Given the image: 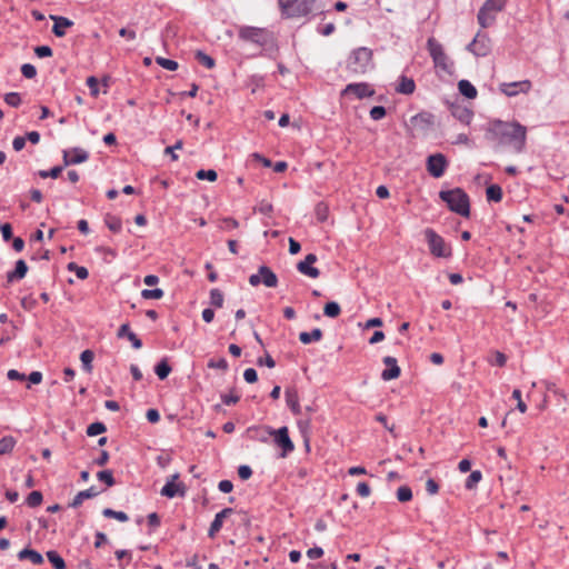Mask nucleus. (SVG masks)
I'll list each match as a JSON object with an SVG mask.
<instances>
[{
	"mask_svg": "<svg viewBox=\"0 0 569 569\" xmlns=\"http://www.w3.org/2000/svg\"><path fill=\"white\" fill-rule=\"evenodd\" d=\"M249 283L252 287H257L260 283H263L268 288H276L278 284V277L269 267L260 266L258 273L251 274L249 277Z\"/></svg>",
	"mask_w": 569,
	"mask_h": 569,
	"instance_id": "nucleus-8",
	"label": "nucleus"
},
{
	"mask_svg": "<svg viewBox=\"0 0 569 569\" xmlns=\"http://www.w3.org/2000/svg\"><path fill=\"white\" fill-rule=\"evenodd\" d=\"M317 261V256L313 253H309L306 256L305 260L298 262L297 269L300 273L316 279L319 277L320 271L318 268L312 267V264Z\"/></svg>",
	"mask_w": 569,
	"mask_h": 569,
	"instance_id": "nucleus-13",
	"label": "nucleus"
},
{
	"mask_svg": "<svg viewBox=\"0 0 569 569\" xmlns=\"http://www.w3.org/2000/svg\"><path fill=\"white\" fill-rule=\"evenodd\" d=\"M316 216L319 221L323 222L328 217V208L325 204L319 203L316 207Z\"/></svg>",
	"mask_w": 569,
	"mask_h": 569,
	"instance_id": "nucleus-57",
	"label": "nucleus"
},
{
	"mask_svg": "<svg viewBox=\"0 0 569 569\" xmlns=\"http://www.w3.org/2000/svg\"><path fill=\"white\" fill-rule=\"evenodd\" d=\"M448 167V160L442 153L430 154L427 158V171L433 178H440L445 174Z\"/></svg>",
	"mask_w": 569,
	"mask_h": 569,
	"instance_id": "nucleus-11",
	"label": "nucleus"
},
{
	"mask_svg": "<svg viewBox=\"0 0 569 569\" xmlns=\"http://www.w3.org/2000/svg\"><path fill=\"white\" fill-rule=\"evenodd\" d=\"M352 93L358 99L373 96L375 91L368 83H349L342 91V96Z\"/></svg>",
	"mask_w": 569,
	"mask_h": 569,
	"instance_id": "nucleus-15",
	"label": "nucleus"
},
{
	"mask_svg": "<svg viewBox=\"0 0 569 569\" xmlns=\"http://www.w3.org/2000/svg\"><path fill=\"white\" fill-rule=\"evenodd\" d=\"M26 146V138L18 136L12 141V147L16 151H21Z\"/></svg>",
	"mask_w": 569,
	"mask_h": 569,
	"instance_id": "nucleus-63",
	"label": "nucleus"
},
{
	"mask_svg": "<svg viewBox=\"0 0 569 569\" xmlns=\"http://www.w3.org/2000/svg\"><path fill=\"white\" fill-rule=\"evenodd\" d=\"M425 237L428 242L430 252L439 258H448L451 256V248L446 243L443 238L433 229H426Z\"/></svg>",
	"mask_w": 569,
	"mask_h": 569,
	"instance_id": "nucleus-7",
	"label": "nucleus"
},
{
	"mask_svg": "<svg viewBox=\"0 0 569 569\" xmlns=\"http://www.w3.org/2000/svg\"><path fill=\"white\" fill-rule=\"evenodd\" d=\"M99 492L96 490V488L91 487L87 490H82L80 492H78L76 495V497L73 498L72 502L70 503V507L72 508H78L82 505V502L86 500V499H90V498H93L98 495Z\"/></svg>",
	"mask_w": 569,
	"mask_h": 569,
	"instance_id": "nucleus-26",
	"label": "nucleus"
},
{
	"mask_svg": "<svg viewBox=\"0 0 569 569\" xmlns=\"http://www.w3.org/2000/svg\"><path fill=\"white\" fill-rule=\"evenodd\" d=\"M232 512H233V510L231 508H226L214 516V519L211 522L209 531H208V536L210 538H213L220 531V529L222 528L224 518L227 516L231 515Z\"/></svg>",
	"mask_w": 569,
	"mask_h": 569,
	"instance_id": "nucleus-19",
	"label": "nucleus"
},
{
	"mask_svg": "<svg viewBox=\"0 0 569 569\" xmlns=\"http://www.w3.org/2000/svg\"><path fill=\"white\" fill-rule=\"evenodd\" d=\"M426 491L433 496L439 492V485L433 479H428L426 481Z\"/></svg>",
	"mask_w": 569,
	"mask_h": 569,
	"instance_id": "nucleus-60",
	"label": "nucleus"
},
{
	"mask_svg": "<svg viewBox=\"0 0 569 569\" xmlns=\"http://www.w3.org/2000/svg\"><path fill=\"white\" fill-rule=\"evenodd\" d=\"M97 478L104 482L108 487H111L114 485V478L110 470H102L97 473Z\"/></svg>",
	"mask_w": 569,
	"mask_h": 569,
	"instance_id": "nucleus-47",
	"label": "nucleus"
},
{
	"mask_svg": "<svg viewBox=\"0 0 569 569\" xmlns=\"http://www.w3.org/2000/svg\"><path fill=\"white\" fill-rule=\"evenodd\" d=\"M481 479H482L481 471L480 470H473V471H471V473L467 478L465 487L468 490H472V489H475L477 487V485L481 481Z\"/></svg>",
	"mask_w": 569,
	"mask_h": 569,
	"instance_id": "nucleus-34",
	"label": "nucleus"
},
{
	"mask_svg": "<svg viewBox=\"0 0 569 569\" xmlns=\"http://www.w3.org/2000/svg\"><path fill=\"white\" fill-rule=\"evenodd\" d=\"M210 303L216 308H221L223 306V295L219 289H211Z\"/></svg>",
	"mask_w": 569,
	"mask_h": 569,
	"instance_id": "nucleus-42",
	"label": "nucleus"
},
{
	"mask_svg": "<svg viewBox=\"0 0 569 569\" xmlns=\"http://www.w3.org/2000/svg\"><path fill=\"white\" fill-rule=\"evenodd\" d=\"M439 197L447 203L451 211L466 218L469 217V197L462 189L456 188L448 191H440Z\"/></svg>",
	"mask_w": 569,
	"mask_h": 569,
	"instance_id": "nucleus-2",
	"label": "nucleus"
},
{
	"mask_svg": "<svg viewBox=\"0 0 569 569\" xmlns=\"http://www.w3.org/2000/svg\"><path fill=\"white\" fill-rule=\"evenodd\" d=\"M286 401L287 406L290 408L293 415H299L301 412V407L299 403V395L295 389L286 390Z\"/></svg>",
	"mask_w": 569,
	"mask_h": 569,
	"instance_id": "nucleus-25",
	"label": "nucleus"
},
{
	"mask_svg": "<svg viewBox=\"0 0 569 569\" xmlns=\"http://www.w3.org/2000/svg\"><path fill=\"white\" fill-rule=\"evenodd\" d=\"M383 363L387 368L381 372L382 380L389 381L399 378L401 369L396 358L387 356L383 358Z\"/></svg>",
	"mask_w": 569,
	"mask_h": 569,
	"instance_id": "nucleus-14",
	"label": "nucleus"
},
{
	"mask_svg": "<svg viewBox=\"0 0 569 569\" xmlns=\"http://www.w3.org/2000/svg\"><path fill=\"white\" fill-rule=\"evenodd\" d=\"M42 500H43L42 493L38 490H34L28 495L26 502L29 507L36 508L42 503Z\"/></svg>",
	"mask_w": 569,
	"mask_h": 569,
	"instance_id": "nucleus-37",
	"label": "nucleus"
},
{
	"mask_svg": "<svg viewBox=\"0 0 569 569\" xmlns=\"http://www.w3.org/2000/svg\"><path fill=\"white\" fill-rule=\"evenodd\" d=\"M88 158V152L81 148H73L71 150L63 151V160L66 166L84 162Z\"/></svg>",
	"mask_w": 569,
	"mask_h": 569,
	"instance_id": "nucleus-16",
	"label": "nucleus"
},
{
	"mask_svg": "<svg viewBox=\"0 0 569 569\" xmlns=\"http://www.w3.org/2000/svg\"><path fill=\"white\" fill-rule=\"evenodd\" d=\"M87 86L90 88V92L92 97H98L99 89H98V80L96 77H89L87 79Z\"/></svg>",
	"mask_w": 569,
	"mask_h": 569,
	"instance_id": "nucleus-56",
	"label": "nucleus"
},
{
	"mask_svg": "<svg viewBox=\"0 0 569 569\" xmlns=\"http://www.w3.org/2000/svg\"><path fill=\"white\" fill-rule=\"evenodd\" d=\"M156 62L162 67L163 69L174 71L178 69V62L171 59H167L163 57H157Z\"/></svg>",
	"mask_w": 569,
	"mask_h": 569,
	"instance_id": "nucleus-43",
	"label": "nucleus"
},
{
	"mask_svg": "<svg viewBox=\"0 0 569 569\" xmlns=\"http://www.w3.org/2000/svg\"><path fill=\"white\" fill-rule=\"evenodd\" d=\"M34 53L39 58H48L52 56V49L48 46H39L34 48Z\"/></svg>",
	"mask_w": 569,
	"mask_h": 569,
	"instance_id": "nucleus-55",
	"label": "nucleus"
},
{
	"mask_svg": "<svg viewBox=\"0 0 569 569\" xmlns=\"http://www.w3.org/2000/svg\"><path fill=\"white\" fill-rule=\"evenodd\" d=\"M94 358V355L91 350H84L80 355V360L83 365L86 371L90 372L92 369L91 362Z\"/></svg>",
	"mask_w": 569,
	"mask_h": 569,
	"instance_id": "nucleus-40",
	"label": "nucleus"
},
{
	"mask_svg": "<svg viewBox=\"0 0 569 569\" xmlns=\"http://www.w3.org/2000/svg\"><path fill=\"white\" fill-rule=\"evenodd\" d=\"M488 39L483 36L479 34L473 39V41L469 44V50L472 51L477 56H486L489 51V47L487 44Z\"/></svg>",
	"mask_w": 569,
	"mask_h": 569,
	"instance_id": "nucleus-22",
	"label": "nucleus"
},
{
	"mask_svg": "<svg viewBox=\"0 0 569 569\" xmlns=\"http://www.w3.org/2000/svg\"><path fill=\"white\" fill-rule=\"evenodd\" d=\"M321 338H322V331L319 328H315L311 332L303 331V332H300V335H299V340L303 345H309L312 341H319V340H321Z\"/></svg>",
	"mask_w": 569,
	"mask_h": 569,
	"instance_id": "nucleus-29",
	"label": "nucleus"
},
{
	"mask_svg": "<svg viewBox=\"0 0 569 569\" xmlns=\"http://www.w3.org/2000/svg\"><path fill=\"white\" fill-rule=\"evenodd\" d=\"M27 272H28V266H27V263L24 262V260H21V259H20V260H18V261L16 262V268H14V270H13V271L8 272V274H7V281H8V283H11V282H13V281H16V280H21V279H23V278L26 277Z\"/></svg>",
	"mask_w": 569,
	"mask_h": 569,
	"instance_id": "nucleus-23",
	"label": "nucleus"
},
{
	"mask_svg": "<svg viewBox=\"0 0 569 569\" xmlns=\"http://www.w3.org/2000/svg\"><path fill=\"white\" fill-rule=\"evenodd\" d=\"M208 367L212 368V369H219V370H222V371H226L229 368L228 362H227V360L224 358H219L217 360L211 359L208 362Z\"/></svg>",
	"mask_w": 569,
	"mask_h": 569,
	"instance_id": "nucleus-49",
	"label": "nucleus"
},
{
	"mask_svg": "<svg viewBox=\"0 0 569 569\" xmlns=\"http://www.w3.org/2000/svg\"><path fill=\"white\" fill-rule=\"evenodd\" d=\"M499 89L507 97H515L518 93L529 92L531 89V82L529 80L503 82L499 86Z\"/></svg>",
	"mask_w": 569,
	"mask_h": 569,
	"instance_id": "nucleus-12",
	"label": "nucleus"
},
{
	"mask_svg": "<svg viewBox=\"0 0 569 569\" xmlns=\"http://www.w3.org/2000/svg\"><path fill=\"white\" fill-rule=\"evenodd\" d=\"M196 58L202 66H204L208 69H212L214 67V60L210 56L201 51L197 52Z\"/></svg>",
	"mask_w": 569,
	"mask_h": 569,
	"instance_id": "nucleus-46",
	"label": "nucleus"
},
{
	"mask_svg": "<svg viewBox=\"0 0 569 569\" xmlns=\"http://www.w3.org/2000/svg\"><path fill=\"white\" fill-rule=\"evenodd\" d=\"M102 515L107 518H113V519H117L118 521H121V522H126L129 520V517L126 512L123 511H116L113 509H110V508H106L103 511H102Z\"/></svg>",
	"mask_w": 569,
	"mask_h": 569,
	"instance_id": "nucleus-38",
	"label": "nucleus"
},
{
	"mask_svg": "<svg viewBox=\"0 0 569 569\" xmlns=\"http://www.w3.org/2000/svg\"><path fill=\"white\" fill-rule=\"evenodd\" d=\"M307 556L310 559H319V558H321L323 556V549L320 548V547L310 548L307 551Z\"/></svg>",
	"mask_w": 569,
	"mask_h": 569,
	"instance_id": "nucleus-62",
	"label": "nucleus"
},
{
	"mask_svg": "<svg viewBox=\"0 0 569 569\" xmlns=\"http://www.w3.org/2000/svg\"><path fill=\"white\" fill-rule=\"evenodd\" d=\"M489 132L501 143L511 144L517 151L525 147L527 130L518 122L493 121L490 123Z\"/></svg>",
	"mask_w": 569,
	"mask_h": 569,
	"instance_id": "nucleus-1",
	"label": "nucleus"
},
{
	"mask_svg": "<svg viewBox=\"0 0 569 569\" xmlns=\"http://www.w3.org/2000/svg\"><path fill=\"white\" fill-rule=\"evenodd\" d=\"M451 114L465 124H469L473 117L472 111L461 104L452 106Z\"/></svg>",
	"mask_w": 569,
	"mask_h": 569,
	"instance_id": "nucleus-20",
	"label": "nucleus"
},
{
	"mask_svg": "<svg viewBox=\"0 0 569 569\" xmlns=\"http://www.w3.org/2000/svg\"><path fill=\"white\" fill-rule=\"evenodd\" d=\"M4 101L11 107H19L21 103L20 94L17 92H9L4 97Z\"/></svg>",
	"mask_w": 569,
	"mask_h": 569,
	"instance_id": "nucleus-50",
	"label": "nucleus"
},
{
	"mask_svg": "<svg viewBox=\"0 0 569 569\" xmlns=\"http://www.w3.org/2000/svg\"><path fill=\"white\" fill-rule=\"evenodd\" d=\"M486 194L489 201L499 202L502 199V189L498 184H491L487 188Z\"/></svg>",
	"mask_w": 569,
	"mask_h": 569,
	"instance_id": "nucleus-33",
	"label": "nucleus"
},
{
	"mask_svg": "<svg viewBox=\"0 0 569 569\" xmlns=\"http://www.w3.org/2000/svg\"><path fill=\"white\" fill-rule=\"evenodd\" d=\"M104 223L112 232H120L122 229L121 219L113 214H107L104 217Z\"/></svg>",
	"mask_w": 569,
	"mask_h": 569,
	"instance_id": "nucleus-30",
	"label": "nucleus"
},
{
	"mask_svg": "<svg viewBox=\"0 0 569 569\" xmlns=\"http://www.w3.org/2000/svg\"><path fill=\"white\" fill-rule=\"evenodd\" d=\"M156 375L159 379H166L171 372V367L168 365L167 360H161L154 368Z\"/></svg>",
	"mask_w": 569,
	"mask_h": 569,
	"instance_id": "nucleus-36",
	"label": "nucleus"
},
{
	"mask_svg": "<svg viewBox=\"0 0 569 569\" xmlns=\"http://www.w3.org/2000/svg\"><path fill=\"white\" fill-rule=\"evenodd\" d=\"M0 230L4 241H9L12 238V227L10 223L1 224Z\"/></svg>",
	"mask_w": 569,
	"mask_h": 569,
	"instance_id": "nucleus-61",
	"label": "nucleus"
},
{
	"mask_svg": "<svg viewBox=\"0 0 569 569\" xmlns=\"http://www.w3.org/2000/svg\"><path fill=\"white\" fill-rule=\"evenodd\" d=\"M118 338H128V340L132 343V347L134 349H140L142 347L141 340L137 337L134 332L130 330V327L128 323H123L117 333Z\"/></svg>",
	"mask_w": 569,
	"mask_h": 569,
	"instance_id": "nucleus-21",
	"label": "nucleus"
},
{
	"mask_svg": "<svg viewBox=\"0 0 569 569\" xmlns=\"http://www.w3.org/2000/svg\"><path fill=\"white\" fill-rule=\"evenodd\" d=\"M356 491L362 498H368L371 493V489L367 482H359L357 485Z\"/></svg>",
	"mask_w": 569,
	"mask_h": 569,
	"instance_id": "nucleus-54",
	"label": "nucleus"
},
{
	"mask_svg": "<svg viewBox=\"0 0 569 569\" xmlns=\"http://www.w3.org/2000/svg\"><path fill=\"white\" fill-rule=\"evenodd\" d=\"M317 0H279L282 12L288 18H301L311 13Z\"/></svg>",
	"mask_w": 569,
	"mask_h": 569,
	"instance_id": "nucleus-4",
	"label": "nucleus"
},
{
	"mask_svg": "<svg viewBox=\"0 0 569 569\" xmlns=\"http://www.w3.org/2000/svg\"><path fill=\"white\" fill-rule=\"evenodd\" d=\"M243 378L248 383H254L258 380L257 371L253 368H248L243 372Z\"/></svg>",
	"mask_w": 569,
	"mask_h": 569,
	"instance_id": "nucleus-58",
	"label": "nucleus"
},
{
	"mask_svg": "<svg viewBox=\"0 0 569 569\" xmlns=\"http://www.w3.org/2000/svg\"><path fill=\"white\" fill-rule=\"evenodd\" d=\"M17 441L12 436H6L0 439V455H7L10 453Z\"/></svg>",
	"mask_w": 569,
	"mask_h": 569,
	"instance_id": "nucleus-31",
	"label": "nucleus"
},
{
	"mask_svg": "<svg viewBox=\"0 0 569 569\" xmlns=\"http://www.w3.org/2000/svg\"><path fill=\"white\" fill-rule=\"evenodd\" d=\"M372 67V51L361 47L351 52L347 60V69L355 74H363Z\"/></svg>",
	"mask_w": 569,
	"mask_h": 569,
	"instance_id": "nucleus-3",
	"label": "nucleus"
},
{
	"mask_svg": "<svg viewBox=\"0 0 569 569\" xmlns=\"http://www.w3.org/2000/svg\"><path fill=\"white\" fill-rule=\"evenodd\" d=\"M416 90V83L412 78L401 76L396 87V91L402 94H411Z\"/></svg>",
	"mask_w": 569,
	"mask_h": 569,
	"instance_id": "nucleus-24",
	"label": "nucleus"
},
{
	"mask_svg": "<svg viewBox=\"0 0 569 569\" xmlns=\"http://www.w3.org/2000/svg\"><path fill=\"white\" fill-rule=\"evenodd\" d=\"M50 18L54 22L53 27H52V32L54 33L56 37H59V38L64 37L66 30L73 26V21H71L70 19H68L66 17L50 16Z\"/></svg>",
	"mask_w": 569,
	"mask_h": 569,
	"instance_id": "nucleus-17",
	"label": "nucleus"
},
{
	"mask_svg": "<svg viewBox=\"0 0 569 569\" xmlns=\"http://www.w3.org/2000/svg\"><path fill=\"white\" fill-rule=\"evenodd\" d=\"M459 92L468 99H475L478 94L476 87L468 80L458 82Z\"/></svg>",
	"mask_w": 569,
	"mask_h": 569,
	"instance_id": "nucleus-28",
	"label": "nucleus"
},
{
	"mask_svg": "<svg viewBox=\"0 0 569 569\" xmlns=\"http://www.w3.org/2000/svg\"><path fill=\"white\" fill-rule=\"evenodd\" d=\"M507 0H487L478 12V22L481 28H489L496 21L497 14L501 12Z\"/></svg>",
	"mask_w": 569,
	"mask_h": 569,
	"instance_id": "nucleus-5",
	"label": "nucleus"
},
{
	"mask_svg": "<svg viewBox=\"0 0 569 569\" xmlns=\"http://www.w3.org/2000/svg\"><path fill=\"white\" fill-rule=\"evenodd\" d=\"M196 177L199 179V180H209L211 182L216 181L217 178H218V174L214 170H199L197 171L196 173Z\"/></svg>",
	"mask_w": 569,
	"mask_h": 569,
	"instance_id": "nucleus-45",
	"label": "nucleus"
},
{
	"mask_svg": "<svg viewBox=\"0 0 569 569\" xmlns=\"http://www.w3.org/2000/svg\"><path fill=\"white\" fill-rule=\"evenodd\" d=\"M47 558L50 563L54 567V569H66V562L63 558L54 550H50L47 552Z\"/></svg>",
	"mask_w": 569,
	"mask_h": 569,
	"instance_id": "nucleus-32",
	"label": "nucleus"
},
{
	"mask_svg": "<svg viewBox=\"0 0 569 569\" xmlns=\"http://www.w3.org/2000/svg\"><path fill=\"white\" fill-rule=\"evenodd\" d=\"M238 36L241 40L256 44H264L267 42V31L256 27H240Z\"/></svg>",
	"mask_w": 569,
	"mask_h": 569,
	"instance_id": "nucleus-10",
	"label": "nucleus"
},
{
	"mask_svg": "<svg viewBox=\"0 0 569 569\" xmlns=\"http://www.w3.org/2000/svg\"><path fill=\"white\" fill-rule=\"evenodd\" d=\"M512 398L517 400V409L525 413L527 411V405L521 399V391L519 389H515L512 392Z\"/></svg>",
	"mask_w": 569,
	"mask_h": 569,
	"instance_id": "nucleus-52",
	"label": "nucleus"
},
{
	"mask_svg": "<svg viewBox=\"0 0 569 569\" xmlns=\"http://www.w3.org/2000/svg\"><path fill=\"white\" fill-rule=\"evenodd\" d=\"M427 47L436 68L451 74L453 72V62L445 53L442 46L436 39L430 38L428 39Z\"/></svg>",
	"mask_w": 569,
	"mask_h": 569,
	"instance_id": "nucleus-6",
	"label": "nucleus"
},
{
	"mask_svg": "<svg viewBox=\"0 0 569 569\" xmlns=\"http://www.w3.org/2000/svg\"><path fill=\"white\" fill-rule=\"evenodd\" d=\"M269 435L273 437L276 445L281 448L282 458L295 450V445L289 437L288 427H281L278 430H269Z\"/></svg>",
	"mask_w": 569,
	"mask_h": 569,
	"instance_id": "nucleus-9",
	"label": "nucleus"
},
{
	"mask_svg": "<svg viewBox=\"0 0 569 569\" xmlns=\"http://www.w3.org/2000/svg\"><path fill=\"white\" fill-rule=\"evenodd\" d=\"M67 268L69 271H73L76 273V276L81 280L87 279L89 276L88 269L84 267L78 266L76 262L68 263Z\"/></svg>",
	"mask_w": 569,
	"mask_h": 569,
	"instance_id": "nucleus-39",
	"label": "nucleus"
},
{
	"mask_svg": "<svg viewBox=\"0 0 569 569\" xmlns=\"http://www.w3.org/2000/svg\"><path fill=\"white\" fill-rule=\"evenodd\" d=\"M323 313L329 318H337L341 313V308L337 302L331 301L325 305Z\"/></svg>",
	"mask_w": 569,
	"mask_h": 569,
	"instance_id": "nucleus-35",
	"label": "nucleus"
},
{
	"mask_svg": "<svg viewBox=\"0 0 569 569\" xmlns=\"http://www.w3.org/2000/svg\"><path fill=\"white\" fill-rule=\"evenodd\" d=\"M397 499L400 502H408L412 499V491L408 486H401L397 490Z\"/></svg>",
	"mask_w": 569,
	"mask_h": 569,
	"instance_id": "nucleus-41",
	"label": "nucleus"
},
{
	"mask_svg": "<svg viewBox=\"0 0 569 569\" xmlns=\"http://www.w3.org/2000/svg\"><path fill=\"white\" fill-rule=\"evenodd\" d=\"M18 558L20 560H30L33 565H41L43 562V557L41 553L33 549H23L18 553Z\"/></svg>",
	"mask_w": 569,
	"mask_h": 569,
	"instance_id": "nucleus-27",
	"label": "nucleus"
},
{
	"mask_svg": "<svg viewBox=\"0 0 569 569\" xmlns=\"http://www.w3.org/2000/svg\"><path fill=\"white\" fill-rule=\"evenodd\" d=\"M163 295L162 289H144L141 291V296L144 299H161Z\"/></svg>",
	"mask_w": 569,
	"mask_h": 569,
	"instance_id": "nucleus-48",
	"label": "nucleus"
},
{
	"mask_svg": "<svg viewBox=\"0 0 569 569\" xmlns=\"http://www.w3.org/2000/svg\"><path fill=\"white\" fill-rule=\"evenodd\" d=\"M386 116V109L382 106H376L370 110V117L372 120H381Z\"/></svg>",
	"mask_w": 569,
	"mask_h": 569,
	"instance_id": "nucleus-53",
	"label": "nucleus"
},
{
	"mask_svg": "<svg viewBox=\"0 0 569 569\" xmlns=\"http://www.w3.org/2000/svg\"><path fill=\"white\" fill-rule=\"evenodd\" d=\"M176 479H178V475H173L171 480L168 481L163 488L161 489V495L168 498H173L178 495L184 493V488L181 483H177Z\"/></svg>",
	"mask_w": 569,
	"mask_h": 569,
	"instance_id": "nucleus-18",
	"label": "nucleus"
},
{
	"mask_svg": "<svg viewBox=\"0 0 569 569\" xmlns=\"http://www.w3.org/2000/svg\"><path fill=\"white\" fill-rule=\"evenodd\" d=\"M218 488L221 492L229 493L233 489V485L230 480H221L218 485Z\"/></svg>",
	"mask_w": 569,
	"mask_h": 569,
	"instance_id": "nucleus-64",
	"label": "nucleus"
},
{
	"mask_svg": "<svg viewBox=\"0 0 569 569\" xmlns=\"http://www.w3.org/2000/svg\"><path fill=\"white\" fill-rule=\"evenodd\" d=\"M238 476L242 480H248L252 476V469L247 465H242L238 468Z\"/></svg>",
	"mask_w": 569,
	"mask_h": 569,
	"instance_id": "nucleus-59",
	"label": "nucleus"
},
{
	"mask_svg": "<svg viewBox=\"0 0 569 569\" xmlns=\"http://www.w3.org/2000/svg\"><path fill=\"white\" fill-rule=\"evenodd\" d=\"M21 73L27 79H32V78H34L37 76V70H36L34 66H32L30 63H24L21 67Z\"/></svg>",
	"mask_w": 569,
	"mask_h": 569,
	"instance_id": "nucleus-51",
	"label": "nucleus"
},
{
	"mask_svg": "<svg viewBox=\"0 0 569 569\" xmlns=\"http://www.w3.org/2000/svg\"><path fill=\"white\" fill-rule=\"evenodd\" d=\"M106 430L107 428L102 422H93L88 426L87 435L93 437L103 433Z\"/></svg>",
	"mask_w": 569,
	"mask_h": 569,
	"instance_id": "nucleus-44",
	"label": "nucleus"
}]
</instances>
